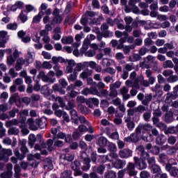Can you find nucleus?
I'll use <instances>...</instances> for the list:
<instances>
[{
  "label": "nucleus",
  "mask_w": 178,
  "mask_h": 178,
  "mask_svg": "<svg viewBox=\"0 0 178 178\" xmlns=\"http://www.w3.org/2000/svg\"><path fill=\"white\" fill-rule=\"evenodd\" d=\"M120 91L124 99H129V98H130V95L127 94V92H129V89L127 88H122Z\"/></svg>",
  "instance_id": "13"
},
{
  "label": "nucleus",
  "mask_w": 178,
  "mask_h": 178,
  "mask_svg": "<svg viewBox=\"0 0 178 178\" xmlns=\"http://www.w3.org/2000/svg\"><path fill=\"white\" fill-rule=\"evenodd\" d=\"M86 56H88V58H92V56H95V51L94 50H89L85 54Z\"/></svg>",
  "instance_id": "35"
},
{
  "label": "nucleus",
  "mask_w": 178,
  "mask_h": 178,
  "mask_svg": "<svg viewBox=\"0 0 178 178\" xmlns=\"http://www.w3.org/2000/svg\"><path fill=\"white\" fill-rule=\"evenodd\" d=\"M164 65L166 67H173V63H172V60H167L164 63Z\"/></svg>",
  "instance_id": "53"
},
{
  "label": "nucleus",
  "mask_w": 178,
  "mask_h": 178,
  "mask_svg": "<svg viewBox=\"0 0 178 178\" xmlns=\"http://www.w3.org/2000/svg\"><path fill=\"white\" fill-rule=\"evenodd\" d=\"M1 155H3L4 156H10L12 155V150L9 149H3Z\"/></svg>",
  "instance_id": "29"
},
{
  "label": "nucleus",
  "mask_w": 178,
  "mask_h": 178,
  "mask_svg": "<svg viewBox=\"0 0 178 178\" xmlns=\"http://www.w3.org/2000/svg\"><path fill=\"white\" fill-rule=\"evenodd\" d=\"M177 2L175 0H172L170 1V3H169V6H170V8H171V9H173V8H175V6H176L177 5Z\"/></svg>",
  "instance_id": "64"
},
{
  "label": "nucleus",
  "mask_w": 178,
  "mask_h": 178,
  "mask_svg": "<svg viewBox=\"0 0 178 178\" xmlns=\"http://www.w3.org/2000/svg\"><path fill=\"white\" fill-rule=\"evenodd\" d=\"M27 124L29 126L31 130H38V127L40 129H44L45 124H42V121L40 119H36L33 121V119L30 118L27 120Z\"/></svg>",
  "instance_id": "1"
},
{
  "label": "nucleus",
  "mask_w": 178,
  "mask_h": 178,
  "mask_svg": "<svg viewBox=\"0 0 178 178\" xmlns=\"http://www.w3.org/2000/svg\"><path fill=\"white\" fill-rule=\"evenodd\" d=\"M76 102H78V104H84V102H86V99L83 96H78L76 97Z\"/></svg>",
  "instance_id": "42"
},
{
  "label": "nucleus",
  "mask_w": 178,
  "mask_h": 178,
  "mask_svg": "<svg viewBox=\"0 0 178 178\" xmlns=\"http://www.w3.org/2000/svg\"><path fill=\"white\" fill-rule=\"evenodd\" d=\"M104 170H105V165H100L97 168V173L102 175L104 173Z\"/></svg>",
  "instance_id": "52"
},
{
  "label": "nucleus",
  "mask_w": 178,
  "mask_h": 178,
  "mask_svg": "<svg viewBox=\"0 0 178 178\" xmlns=\"http://www.w3.org/2000/svg\"><path fill=\"white\" fill-rule=\"evenodd\" d=\"M71 113V119L74 120V123H77V120H79V116H77V112L75 110H72L70 111Z\"/></svg>",
  "instance_id": "20"
},
{
  "label": "nucleus",
  "mask_w": 178,
  "mask_h": 178,
  "mask_svg": "<svg viewBox=\"0 0 178 178\" xmlns=\"http://www.w3.org/2000/svg\"><path fill=\"white\" fill-rule=\"evenodd\" d=\"M81 158H82V159H83L85 165H88V163H90V162H91V160L90 159V158H88L87 156V154L86 152H83L81 154ZM82 169L83 170H88V169H90V166L87 165L86 168L83 167Z\"/></svg>",
  "instance_id": "4"
},
{
  "label": "nucleus",
  "mask_w": 178,
  "mask_h": 178,
  "mask_svg": "<svg viewBox=\"0 0 178 178\" xmlns=\"http://www.w3.org/2000/svg\"><path fill=\"white\" fill-rule=\"evenodd\" d=\"M169 144H175L176 143V138H175V136H170V138H168V140Z\"/></svg>",
  "instance_id": "54"
},
{
  "label": "nucleus",
  "mask_w": 178,
  "mask_h": 178,
  "mask_svg": "<svg viewBox=\"0 0 178 178\" xmlns=\"http://www.w3.org/2000/svg\"><path fill=\"white\" fill-rule=\"evenodd\" d=\"M54 145L56 147H63V141L58 139L57 140L55 141Z\"/></svg>",
  "instance_id": "50"
},
{
  "label": "nucleus",
  "mask_w": 178,
  "mask_h": 178,
  "mask_svg": "<svg viewBox=\"0 0 178 178\" xmlns=\"http://www.w3.org/2000/svg\"><path fill=\"white\" fill-rule=\"evenodd\" d=\"M24 6V4L22 1H17L15 5L11 7L12 10H16L17 8L22 9Z\"/></svg>",
  "instance_id": "15"
},
{
  "label": "nucleus",
  "mask_w": 178,
  "mask_h": 178,
  "mask_svg": "<svg viewBox=\"0 0 178 178\" xmlns=\"http://www.w3.org/2000/svg\"><path fill=\"white\" fill-rule=\"evenodd\" d=\"M136 105H137V103L135 101H130L127 104V106H129V108H134Z\"/></svg>",
  "instance_id": "59"
},
{
  "label": "nucleus",
  "mask_w": 178,
  "mask_h": 178,
  "mask_svg": "<svg viewBox=\"0 0 178 178\" xmlns=\"http://www.w3.org/2000/svg\"><path fill=\"white\" fill-rule=\"evenodd\" d=\"M63 113H65V112L60 111V110H57L54 112V114L56 115V116H57L58 118H62V116H63Z\"/></svg>",
  "instance_id": "47"
},
{
  "label": "nucleus",
  "mask_w": 178,
  "mask_h": 178,
  "mask_svg": "<svg viewBox=\"0 0 178 178\" xmlns=\"http://www.w3.org/2000/svg\"><path fill=\"white\" fill-rule=\"evenodd\" d=\"M40 12L44 11L45 15H51L52 13V10L51 8H48V4L43 3L40 6Z\"/></svg>",
  "instance_id": "9"
},
{
  "label": "nucleus",
  "mask_w": 178,
  "mask_h": 178,
  "mask_svg": "<svg viewBox=\"0 0 178 178\" xmlns=\"http://www.w3.org/2000/svg\"><path fill=\"white\" fill-rule=\"evenodd\" d=\"M106 178H115L116 177V173L113 171H110L108 174L106 175Z\"/></svg>",
  "instance_id": "40"
},
{
  "label": "nucleus",
  "mask_w": 178,
  "mask_h": 178,
  "mask_svg": "<svg viewBox=\"0 0 178 178\" xmlns=\"http://www.w3.org/2000/svg\"><path fill=\"white\" fill-rule=\"evenodd\" d=\"M119 155L121 158H129V156H131V151L129 149H124L120 151Z\"/></svg>",
  "instance_id": "6"
},
{
  "label": "nucleus",
  "mask_w": 178,
  "mask_h": 178,
  "mask_svg": "<svg viewBox=\"0 0 178 178\" xmlns=\"http://www.w3.org/2000/svg\"><path fill=\"white\" fill-rule=\"evenodd\" d=\"M71 172L68 171H64L63 173H61L60 178H67L69 176H70Z\"/></svg>",
  "instance_id": "45"
},
{
  "label": "nucleus",
  "mask_w": 178,
  "mask_h": 178,
  "mask_svg": "<svg viewBox=\"0 0 178 178\" xmlns=\"http://www.w3.org/2000/svg\"><path fill=\"white\" fill-rule=\"evenodd\" d=\"M63 58H60V57H53L52 58V62L53 63H54L55 65H56V63H58V62H63Z\"/></svg>",
  "instance_id": "37"
},
{
  "label": "nucleus",
  "mask_w": 178,
  "mask_h": 178,
  "mask_svg": "<svg viewBox=\"0 0 178 178\" xmlns=\"http://www.w3.org/2000/svg\"><path fill=\"white\" fill-rule=\"evenodd\" d=\"M34 143H35V136H34V134H30L29 137V145L33 147V145H34Z\"/></svg>",
  "instance_id": "23"
},
{
  "label": "nucleus",
  "mask_w": 178,
  "mask_h": 178,
  "mask_svg": "<svg viewBox=\"0 0 178 178\" xmlns=\"http://www.w3.org/2000/svg\"><path fill=\"white\" fill-rule=\"evenodd\" d=\"M44 16V12L40 11L38 15L34 17L33 18V22L34 23H40V21L41 19H42V17Z\"/></svg>",
  "instance_id": "16"
},
{
  "label": "nucleus",
  "mask_w": 178,
  "mask_h": 178,
  "mask_svg": "<svg viewBox=\"0 0 178 178\" xmlns=\"http://www.w3.org/2000/svg\"><path fill=\"white\" fill-rule=\"evenodd\" d=\"M16 60V58H14L12 56H9L7 58V63L8 65H13Z\"/></svg>",
  "instance_id": "34"
},
{
  "label": "nucleus",
  "mask_w": 178,
  "mask_h": 178,
  "mask_svg": "<svg viewBox=\"0 0 178 178\" xmlns=\"http://www.w3.org/2000/svg\"><path fill=\"white\" fill-rule=\"evenodd\" d=\"M1 178H12V175L6 172H3L1 175Z\"/></svg>",
  "instance_id": "61"
},
{
  "label": "nucleus",
  "mask_w": 178,
  "mask_h": 178,
  "mask_svg": "<svg viewBox=\"0 0 178 178\" xmlns=\"http://www.w3.org/2000/svg\"><path fill=\"white\" fill-rule=\"evenodd\" d=\"M63 20V17L61 16H57L54 18V23H60Z\"/></svg>",
  "instance_id": "49"
},
{
  "label": "nucleus",
  "mask_w": 178,
  "mask_h": 178,
  "mask_svg": "<svg viewBox=\"0 0 178 178\" xmlns=\"http://www.w3.org/2000/svg\"><path fill=\"white\" fill-rule=\"evenodd\" d=\"M64 159L68 161V162H72V161L74 159V155L73 154L67 153L64 156Z\"/></svg>",
  "instance_id": "25"
},
{
  "label": "nucleus",
  "mask_w": 178,
  "mask_h": 178,
  "mask_svg": "<svg viewBox=\"0 0 178 178\" xmlns=\"http://www.w3.org/2000/svg\"><path fill=\"white\" fill-rule=\"evenodd\" d=\"M79 110L81 113H88V109L84 106H79Z\"/></svg>",
  "instance_id": "43"
},
{
  "label": "nucleus",
  "mask_w": 178,
  "mask_h": 178,
  "mask_svg": "<svg viewBox=\"0 0 178 178\" xmlns=\"http://www.w3.org/2000/svg\"><path fill=\"white\" fill-rule=\"evenodd\" d=\"M163 74L165 77H169V76H172V74H173V71L170 70H167L163 71Z\"/></svg>",
  "instance_id": "38"
},
{
  "label": "nucleus",
  "mask_w": 178,
  "mask_h": 178,
  "mask_svg": "<svg viewBox=\"0 0 178 178\" xmlns=\"http://www.w3.org/2000/svg\"><path fill=\"white\" fill-rule=\"evenodd\" d=\"M138 168L140 170H143V169H145V168H147V163L144 161H140L138 164Z\"/></svg>",
  "instance_id": "44"
},
{
  "label": "nucleus",
  "mask_w": 178,
  "mask_h": 178,
  "mask_svg": "<svg viewBox=\"0 0 178 178\" xmlns=\"http://www.w3.org/2000/svg\"><path fill=\"white\" fill-rule=\"evenodd\" d=\"M8 30H16L17 29V23H10L7 25Z\"/></svg>",
  "instance_id": "30"
},
{
  "label": "nucleus",
  "mask_w": 178,
  "mask_h": 178,
  "mask_svg": "<svg viewBox=\"0 0 178 178\" xmlns=\"http://www.w3.org/2000/svg\"><path fill=\"white\" fill-rule=\"evenodd\" d=\"M125 122L127 123V126L129 130H133V129L135 127L134 122L133 121H131L130 118L126 119Z\"/></svg>",
  "instance_id": "18"
},
{
  "label": "nucleus",
  "mask_w": 178,
  "mask_h": 178,
  "mask_svg": "<svg viewBox=\"0 0 178 178\" xmlns=\"http://www.w3.org/2000/svg\"><path fill=\"white\" fill-rule=\"evenodd\" d=\"M44 168L46 169V170H52L54 169L52 161H51L49 159H46L44 162Z\"/></svg>",
  "instance_id": "7"
},
{
  "label": "nucleus",
  "mask_w": 178,
  "mask_h": 178,
  "mask_svg": "<svg viewBox=\"0 0 178 178\" xmlns=\"http://www.w3.org/2000/svg\"><path fill=\"white\" fill-rule=\"evenodd\" d=\"M150 169H151L152 172H153V173H158V172H159L161 170V168H159V166H158L156 164H152L150 166Z\"/></svg>",
  "instance_id": "28"
},
{
  "label": "nucleus",
  "mask_w": 178,
  "mask_h": 178,
  "mask_svg": "<svg viewBox=\"0 0 178 178\" xmlns=\"http://www.w3.org/2000/svg\"><path fill=\"white\" fill-rule=\"evenodd\" d=\"M126 165V162L120 160V159H117L115 162L114 163V166L117 169H122Z\"/></svg>",
  "instance_id": "11"
},
{
  "label": "nucleus",
  "mask_w": 178,
  "mask_h": 178,
  "mask_svg": "<svg viewBox=\"0 0 178 178\" xmlns=\"http://www.w3.org/2000/svg\"><path fill=\"white\" fill-rule=\"evenodd\" d=\"M108 149L111 152H116V151L118 150V149L116 148V145H115V144L113 143H109Z\"/></svg>",
  "instance_id": "33"
},
{
  "label": "nucleus",
  "mask_w": 178,
  "mask_h": 178,
  "mask_svg": "<svg viewBox=\"0 0 178 178\" xmlns=\"http://www.w3.org/2000/svg\"><path fill=\"white\" fill-rule=\"evenodd\" d=\"M140 177L141 178H148L149 177V173L147 171H142L140 172Z\"/></svg>",
  "instance_id": "46"
},
{
  "label": "nucleus",
  "mask_w": 178,
  "mask_h": 178,
  "mask_svg": "<svg viewBox=\"0 0 178 178\" xmlns=\"http://www.w3.org/2000/svg\"><path fill=\"white\" fill-rule=\"evenodd\" d=\"M115 58L116 59H118V60H122V59H123L124 58V56H123V54L122 53H118L115 55Z\"/></svg>",
  "instance_id": "63"
},
{
  "label": "nucleus",
  "mask_w": 178,
  "mask_h": 178,
  "mask_svg": "<svg viewBox=\"0 0 178 178\" xmlns=\"http://www.w3.org/2000/svg\"><path fill=\"white\" fill-rule=\"evenodd\" d=\"M169 83H175V81H177V76H171L168 79Z\"/></svg>",
  "instance_id": "56"
},
{
  "label": "nucleus",
  "mask_w": 178,
  "mask_h": 178,
  "mask_svg": "<svg viewBox=\"0 0 178 178\" xmlns=\"http://www.w3.org/2000/svg\"><path fill=\"white\" fill-rule=\"evenodd\" d=\"M63 44H72L73 42V37L68 36V37H64L61 40Z\"/></svg>",
  "instance_id": "14"
},
{
  "label": "nucleus",
  "mask_w": 178,
  "mask_h": 178,
  "mask_svg": "<svg viewBox=\"0 0 178 178\" xmlns=\"http://www.w3.org/2000/svg\"><path fill=\"white\" fill-rule=\"evenodd\" d=\"M94 104V105H98L99 102H98V99L96 98H90L86 101V105H88L90 108H92V104Z\"/></svg>",
  "instance_id": "10"
},
{
  "label": "nucleus",
  "mask_w": 178,
  "mask_h": 178,
  "mask_svg": "<svg viewBox=\"0 0 178 178\" xmlns=\"http://www.w3.org/2000/svg\"><path fill=\"white\" fill-rule=\"evenodd\" d=\"M81 163L79 161H75L72 164V169L73 170H79L80 169Z\"/></svg>",
  "instance_id": "27"
},
{
  "label": "nucleus",
  "mask_w": 178,
  "mask_h": 178,
  "mask_svg": "<svg viewBox=\"0 0 178 178\" xmlns=\"http://www.w3.org/2000/svg\"><path fill=\"white\" fill-rule=\"evenodd\" d=\"M78 130L79 133H86V131H88V129L87 128V127L83 124L79 125Z\"/></svg>",
  "instance_id": "32"
},
{
  "label": "nucleus",
  "mask_w": 178,
  "mask_h": 178,
  "mask_svg": "<svg viewBox=\"0 0 178 178\" xmlns=\"http://www.w3.org/2000/svg\"><path fill=\"white\" fill-rule=\"evenodd\" d=\"M24 59L23 58H18L17 60V65H16V69L17 70H19V69H22V65H24Z\"/></svg>",
  "instance_id": "17"
},
{
  "label": "nucleus",
  "mask_w": 178,
  "mask_h": 178,
  "mask_svg": "<svg viewBox=\"0 0 178 178\" xmlns=\"http://www.w3.org/2000/svg\"><path fill=\"white\" fill-rule=\"evenodd\" d=\"M42 67L44 69H52V65L49 62H44L42 64Z\"/></svg>",
  "instance_id": "39"
},
{
  "label": "nucleus",
  "mask_w": 178,
  "mask_h": 178,
  "mask_svg": "<svg viewBox=\"0 0 178 178\" xmlns=\"http://www.w3.org/2000/svg\"><path fill=\"white\" fill-rule=\"evenodd\" d=\"M108 143V140L104 136H102L99 139V145L100 147H105Z\"/></svg>",
  "instance_id": "21"
},
{
  "label": "nucleus",
  "mask_w": 178,
  "mask_h": 178,
  "mask_svg": "<svg viewBox=\"0 0 178 178\" xmlns=\"http://www.w3.org/2000/svg\"><path fill=\"white\" fill-rule=\"evenodd\" d=\"M8 73H9L10 76H11V77H16L17 76V74L15 72V69H13V68H11L9 70Z\"/></svg>",
  "instance_id": "58"
},
{
  "label": "nucleus",
  "mask_w": 178,
  "mask_h": 178,
  "mask_svg": "<svg viewBox=\"0 0 178 178\" xmlns=\"http://www.w3.org/2000/svg\"><path fill=\"white\" fill-rule=\"evenodd\" d=\"M170 174L172 175V176H177L178 175V170L176 168H172L171 171H170Z\"/></svg>",
  "instance_id": "60"
},
{
  "label": "nucleus",
  "mask_w": 178,
  "mask_h": 178,
  "mask_svg": "<svg viewBox=\"0 0 178 178\" xmlns=\"http://www.w3.org/2000/svg\"><path fill=\"white\" fill-rule=\"evenodd\" d=\"M163 44H165V40L158 39L156 41V45L157 47H162V45H163Z\"/></svg>",
  "instance_id": "48"
},
{
  "label": "nucleus",
  "mask_w": 178,
  "mask_h": 178,
  "mask_svg": "<svg viewBox=\"0 0 178 178\" xmlns=\"http://www.w3.org/2000/svg\"><path fill=\"white\" fill-rule=\"evenodd\" d=\"M42 146L41 148H47L49 151H52V144H54V141L52 140L49 139L47 140V144L42 141L41 143Z\"/></svg>",
  "instance_id": "8"
},
{
  "label": "nucleus",
  "mask_w": 178,
  "mask_h": 178,
  "mask_svg": "<svg viewBox=\"0 0 178 178\" xmlns=\"http://www.w3.org/2000/svg\"><path fill=\"white\" fill-rule=\"evenodd\" d=\"M157 19L160 22H165V20H168V17L166 15H160L157 16Z\"/></svg>",
  "instance_id": "41"
},
{
  "label": "nucleus",
  "mask_w": 178,
  "mask_h": 178,
  "mask_svg": "<svg viewBox=\"0 0 178 178\" xmlns=\"http://www.w3.org/2000/svg\"><path fill=\"white\" fill-rule=\"evenodd\" d=\"M139 127L143 134L148 133V134H149V131L152 130V126H151L149 124H142Z\"/></svg>",
  "instance_id": "5"
},
{
  "label": "nucleus",
  "mask_w": 178,
  "mask_h": 178,
  "mask_svg": "<svg viewBox=\"0 0 178 178\" xmlns=\"http://www.w3.org/2000/svg\"><path fill=\"white\" fill-rule=\"evenodd\" d=\"M79 120L80 121V123L85 124H90L88 121H87V120L84 117H80L79 118Z\"/></svg>",
  "instance_id": "51"
},
{
  "label": "nucleus",
  "mask_w": 178,
  "mask_h": 178,
  "mask_svg": "<svg viewBox=\"0 0 178 178\" xmlns=\"http://www.w3.org/2000/svg\"><path fill=\"white\" fill-rule=\"evenodd\" d=\"M71 113V119L74 120V123H77V120H79V116H77V112L75 110H72L70 111Z\"/></svg>",
  "instance_id": "19"
},
{
  "label": "nucleus",
  "mask_w": 178,
  "mask_h": 178,
  "mask_svg": "<svg viewBox=\"0 0 178 178\" xmlns=\"http://www.w3.org/2000/svg\"><path fill=\"white\" fill-rule=\"evenodd\" d=\"M90 44V40L88 39H85L83 42V44L82 47V51L83 52H86L87 49H88V45Z\"/></svg>",
  "instance_id": "26"
},
{
  "label": "nucleus",
  "mask_w": 178,
  "mask_h": 178,
  "mask_svg": "<svg viewBox=\"0 0 178 178\" xmlns=\"http://www.w3.org/2000/svg\"><path fill=\"white\" fill-rule=\"evenodd\" d=\"M26 10L27 13L33 12V10H34V6H33L32 5H26Z\"/></svg>",
  "instance_id": "55"
},
{
  "label": "nucleus",
  "mask_w": 178,
  "mask_h": 178,
  "mask_svg": "<svg viewBox=\"0 0 178 178\" xmlns=\"http://www.w3.org/2000/svg\"><path fill=\"white\" fill-rule=\"evenodd\" d=\"M18 19H19L22 23H26V22H27L28 17L27 15L24 13V10H22L18 16Z\"/></svg>",
  "instance_id": "12"
},
{
  "label": "nucleus",
  "mask_w": 178,
  "mask_h": 178,
  "mask_svg": "<svg viewBox=\"0 0 178 178\" xmlns=\"http://www.w3.org/2000/svg\"><path fill=\"white\" fill-rule=\"evenodd\" d=\"M160 12H169V7L168 6H164L159 8Z\"/></svg>",
  "instance_id": "62"
},
{
  "label": "nucleus",
  "mask_w": 178,
  "mask_h": 178,
  "mask_svg": "<svg viewBox=\"0 0 178 178\" xmlns=\"http://www.w3.org/2000/svg\"><path fill=\"white\" fill-rule=\"evenodd\" d=\"M13 84L16 86H22V84H23V79H20V78H17V79H15L13 81Z\"/></svg>",
  "instance_id": "36"
},
{
  "label": "nucleus",
  "mask_w": 178,
  "mask_h": 178,
  "mask_svg": "<svg viewBox=\"0 0 178 178\" xmlns=\"http://www.w3.org/2000/svg\"><path fill=\"white\" fill-rule=\"evenodd\" d=\"M40 76H42L43 81H51V78L49 76L45 75L44 72H41Z\"/></svg>",
  "instance_id": "31"
},
{
  "label": "nucleus",
  "mask_w": 178,
  "mask_h": 178,
  "mask_svg": "<svg viewBox=\"0 0 178 178\" xmlns=\"http://www.w3.org/2000/svg\"><path fill=\"white\" fill-rule=\"evenodd\" d=\"M34 158H35L36 159H38V161H40V159H41V154L37 153L35 155L33 154H29L28 155V159L29 161H33L34 160Z\"/></svg>",
  "instance_id": "22"
},
{
  "label": "nucleus",
  "mask_w": 178,
  "mask_h": 178,
  "mask_svg": "<svg viewBox=\"0 0 178 178\" xmlns=\"http://www.w3.org/2000/svg\"><path fill=\"white\" fill-rule=\"evenodd\" d=\"M42 55H43L44 59H51V54L47 51H43Z\"/></svg>",
  "instance_id": "57"
},
{
  "label": "nucleus",
  "mask_w": 178,
  "mask_h": 178,
  "mask_svg": "<svg viewBox=\"0 0 178 178\" xmlns=\"http://www.w3.org/2000/svg\"><path fill=\"white\" fill-rule=\"evenodd\" d=\"M0 38H2L4 41H8L9 40V36H8V32L2 31H0Z\"/></svg>",
  "instance_id": "24"
},
{
  "label": "nucleus",
  "mask_w": 178,
  "mask_h": 178,
  "mask_svg": "<svg viewBox=\"0 0 178 178\" xmlns=\"http://www.w3.org/2000/svg\"><path fill=\"white\" fill-rule=\"evenodd\" d=\"M57 137L58 139H61V140L65 139V143H70V141H72L71 135H65L62 132L58 133L57 135Z\"/></svg>",
  "instance_id": "2"
},
{
  "label": "nucleus",
  "mask_w": 178,
  "mask_h": 178,
  "mask_svg": "<svg viewBox=\"0 0 178 178\" xmlns=\"http://www.w3.org/2000/svg\"><path fill=\"white\" fill-rule=\"evenodd\" d=\"M136 165H134V163H129L127 166V170L129 171V176H136L137 175V172L136 171Z\"/></svg>",
  "instance_id": "3"
}]
</instances>
